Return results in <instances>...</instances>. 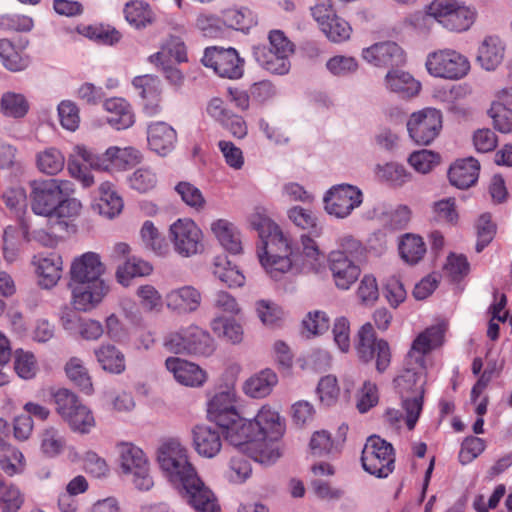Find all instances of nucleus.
Returning a JSON list of instances; mask_svg holds the SVG:
<instances>
[{
  "mask_svg": "<svg viewBox=\"0 0 512 512\" xmlns=\"http://www.w3.org/2000/svg\"><path fill=\"white\" fill-rule=\"evenodd\" d=\"M23 502L20 490L12 483L0 478V509L3 512H17Z\"/></svg>",
  "mask_w": 512,
  "mask_h": 512,
  "instance_id": "nucleus-48",
  "label": "nucleus"
},
{
  "mask_svg": "<svg viewBox=\"0 0 512 512\" xmlns=\"http://www.w3.org/2000/svg\"><path fill=\"white\" fill-rule=\"evenodd\" d=\"M398 249L403 261L409 265L419 263L427 251L422 237L410 233L402 236Z\"/></svg>",
  "mask_w": 512,
  "mask_h": 512,
  "instance_id": "nucleus-38",
  "label": "nucleus"
},
{
  "mask_svg": "<svg viewBox=\"0 0 512 512\" xmlns=\"http://www.w3.org/2000/svg\"><path fill=\"white\" fill-rule=\"evenodd\" d=\"M175 191L187 206L196 211H201L205 208L206 200L201 190L195 185L182 181L175 186Z\"/></svg>",
  "mask_w": 512,
  "mask_h": 512,
  "instance_id": "nucleus-53",
  "label": "nucleus"
},
{
  "mask_svg": "<svg viewBox=\"0 0 512 512\" xmlns=\"http://www.w3.org/2000/svg\"><path fill=\"white\" fill-rule=\"evenodd\" d=\"M288 218L297 227L308 230L314 237H319L322 233V227L312 210L301 206H294L288 210Z\"/></svg>",
  "mask_w": 512,
  "mask_h": 512,
  "instance_id": "nucleus-41",
  "label": "nucleus"
},
{
  "mask_svg": "<svg viewBox=\"0 0 512 512\" xmlns=\"http://www.w3.org/2000/svg\"><path fill=\"white\" fill-rule=\"evenodd\" d=\"M85 35L89 39L104 45H114L121 39L120 32L109 25L88 26Z\"/></svg>",
  "mask_w": 512,
  "mask_h": 512,
  "instance_id": "nucleus-61",
  "label": "nucleus"
},
{
  "mask_svg": "<svg viewBox=\"0 0 512 512\" xmlns=\"http://www.w3.org/2000/svg\"><path fill=\"white\" fill-rule=\"evenodd\" d=\"M158 183L156 173L148 167L135 170L129 177V185L132 189L146 193L154 189Z\"/></svg>",
  "mask_w": 512,
  "mask_h": 512,
  "instance_id": "nucleus-56",
  "label": "nucleus"
},
{
  "mask_svg": "<svg viewBox=\"0 0 512 512\" xmlns=\"http://www.w3.org/2000/svg\"><path fill=\"white\" fill-rule=\"evenodd\" d=\"M38 169L47 175H56L65 165V157L56 148H47L37 154Z\"/></svg>",
  "mask_w": 512,
  "mask_h": 512,
  "instance_id": "nucleus-45",
  "label": "nucleus"
},
{
  "mask_svg": "<svg viewBox=\"0 0 512 512\" xmlns=\"http://www.w3.org/2000/svg\"><path fill=\"white\" fill-rule=\"evenodd\" d=\"M135 295L140 307L145 312H160L163 307V297L160 292L150 284L141 285L136 289Z\"/></svg>",
  "mask_w": 512,
  "mask_h": 512,
  "instance_id": "nucleus-51",
  "label": "nucleus"
},
{
  "mask_svg": "<svg viewBox=\"0 0 512 512\" xmlns=\"http://www.w3.org/2000/svg\"><path fill=\"white\" fill-rule=\"evenodd\" d=\"M269 46H255L253 57L266 71L285 75L290 71V57L294 53V44L281 30H272L268 35Z\"/></svg>",
  "mask_w": 512,
  "mask_h": 512,
  "instance_id": "nucleus-6",
  "label": "nucleus"
},
{
  "mask_svg": "<svg viewBox=\"0 0 512 512\" xmlns=\"http://www.w3.org/2000/svg\"><path fill=\"white\" fill-rule=\"evenodd\" d=\"M213 274L229 287H241L245 277L236 266H232L226 256H217L213 262Z\"/></svg>",
  "mask_w": 512,
  "mask_h": 512,
  "instance_id": "nucleus-39",
  "label": "nucleus"
},
{
  "mask_svg": "<svg viewBox=\"0 0 512 512\" xmlns=\"http://www.w3.org/2000/svg\"><path fill=\"white\" fill-rule=\"evenodd\" d=\"M321 31L330 41L340 43L350 38L352 28L346 20L336 14Z\"/></svg>",
  "mask_w": 512,
  "mask_h": 512,
  "instance_id": "nucleus-59",
  "label": "nucleus"
},
{
  "mask_svg": "<svg viewBox=\"0 0 512 512\" xmlns=\"http://www.w3.org/2000/svg\"><path fill=\"white\" fill-rule=\"evenodd\" d=\"M101 368L111 374H121L126 369L125 355L112 344H102L94 350Z\"/></svg>",
  "mask_w": 512,
  "mask_h": 512,
  "instance_id": "nucleus-34",
  "label": "nucleus"
},
{
  "mask_svg": "<svg viewBox=\"0 0 512 512\" xmlns=\"http://www.w3.org/2000/svg\"><path fill=\"white\" fill-rule=\"evenodd\" d=\"M359 358L364 362L371 361L376 356V368L383 372L390 364V348L383 339H376L371 323H365L358 332L356 345Z\"/></svg>",
  "mask_w": 512,
  "mask_h": 512,
  "instance_id": "nucleus-17",
  "label": "nucleus"
},
{
  "mask_svg": "<svg viewBox=\"0 0 512 512\" xmlns=\"http://www.w3.org/2000/svg\"><path fill=\"white\" fill-rule=\"evenodd\" d=\"M193 445L200 456L213 458L222 448L221 432L218 428L198 425L193 429Z\"/></svg>",
  "mask_w": 512,
  "mask_h": 512,
  "instance_id": "nucleus-25",
  "label": "nucleus"
},
{
  "mask_svg": "<svg viewBox=\"0 0 512 512\" xmlns=\"http://www.w3.org/2000/svg\"><path fill=\"white\" fill-rule=\"evenodd\" d=\"M100 197L95 205L100 215L114 218L123 209V200L110 182H103L99 187Z\"/></svg>",
  "mask_w": 512,
  "mask_h": 512,
  "instance_id": "nucleus-35",
  "label": "nucleus"
},
{
  "mask_svg": "<svg viewBox=\"0 0 512 512\" xmlns=\"http://www.w3.org/2000/svg\"><path fill=\"white\" fill-rule=\"evenodd\" d=\"M317 393L320 401L324 405H333L337 401L340 393L336 377L333 375L322 377L318 383Z\"/></svg>",
  "mask_w": 512,
  "mask_h": 512,
  "instance_id": "nucleus-64",
  "label": "nucleus"
},
{
  "mask_svg": "<svg viewBox=\"0 0 512 512\" xmlns=\"http://www.w3.org/2000/svg\"><path fill=\"white\" fill-rule=\"evenodd\" d=\"M23 454L0 438V467L9 476L18 474L23 469Z\"/></svg>",
  "mask_w": 512,
  "mask_h": 512,
  "instance_id": "nucleus-43",
  "label": "nucleus"
},
{
  "mask_svg": "<svg viewBox=\"0 0 512 512\" xmlns=\"http://www.w3.org/2000/svg\"><path fill=\"white\" fill-rule=\"evenodd\" d=\"M57 413L66 422L71 414L82 404L78 397L68 389L62 388L53 393Z\"/></svg>",
  "mask_w": 512,
  "mask_h": 512,
  "instance_id": "nucleus-52",
  "label": "nucleus"
},
{
  "mask_svg": "<svg viewBox=\"0 0 512 512\" xmlns=\"http://www.w3.org/2000/svg\"><path fill=\"white\" fill-rule=\"evenodd\" d=\"M496 130L501 133L512 131V109L507 107L501 100L494 101L489 110Z\"/></svg>",
  "mask_w": 512,
  "mask_h": 512,
  "instance_id": "nucleus-55",
  "label": "nucleus"
},
{
  "mask_svg": "<svg viewBox=\"0 0 512 512\" xmlns=\"http://www.w3.org/2000/svg\"><path fill=\"white\" fill-rule=\"evenodd\" d=\"M66 447L64 435L56 428L45 429L40 436V448L42 453L50 458L60 455Z\"/></svg>",
  "mask_w": 512,
  "mask_h": 512,
  "instance_id": "nucleus-44",
  "label": "nucleus"
},
{
  "mask_svg": "<svg viewBox=\"0 0 512 512\" xmlns=\"http://www.w3.org/2000/svg\"><path fill=\"white\" fill-rule=\"evenodd\" d=\"M329 261L336 286L343 290L349 289L360 275L359 266L341 252H331Z\"/></svg>",
  "mask_w": 512,
  "mask_h": 512,
  "instance_id": "nucleus-23",
  "label": "nucleus"
},
{
  "mask_svg": "<svg viewBox=\"0 0 512 512\" xmlns=\"http://www.w3.org/2000/svg\"><path fill=\"white\" fill-rule=\"evenodd\" d=\"M39 285L45 289L54 287L61 278L63 261L56 253L34 257Z\"/></svg>",
  "mask_w": 512,
  "mask_h": 512,
  "instance_id": "nucleus-27",
  "label": "nucleus"
},
{
  "mask_svg": "<svg viewBox=\"0 0 512 512\" xmlns=\"http://www.w3.org/2000/svg\"><path fill=\"white\" fill-rule=\"evenodd\" d=\"M211 329L217 336L233 344L240 343L243 339V329L234 320L218 316L211 321Z\"/></svg>",
  "mask_w": 512,
  "mask_h": 512,
  "instance_id": "nucleus-47",
  "label": "nucleus"
},
{
  "mask_svg": "<svg viewBox=\"0 0 512 512\" xmlns=\"http://www.w3.org/2000/svg\"><path fill=\"white\" fill-rule=\"evenodd\" d=\"M223 433L231 445L243 451L247 450L250 442L265 434L270 437H281L283 426L280 423L279 414L264 406L253 419H245L237 415V419L229 421L223 426Z\"/></svg>",
  "mask_w": 512,
  "mask_h": 512,
  "instance_id": "nucleus-4",
  "label": "nucleus"
},
{
  "mask_svg": "<svg viewBox=\"0 0 512 512\" xmlns=\"http://www.w3.org/2000/svg\"><path fill=\"white\" fill-rule=\"evenodd\" d=\"M72 430L80 433H88L95 425L92 412L83 404L71 414V419L66 421Z\"/></svg>",
  "mask_w": 512,
  "mask_h": 512,
  "instance_id": "nucleus-63",
  "label": "nucleus"
},
{
  "mask_svg": "<svg viewBox=\"0 0 512 512\" xmlns=\"http://www.w3.org/2000/svg\"><path fill=\"white\" fill-rule=\"evenodd\" d=\"M168 310L178 315L194 313L202 302L201 292L191 285L171 289L165 295Z\"/></svg>",
  "mask_w": 512,
  "mask_h": 512,
  "instance_id": "nucleus-20",
  "label": "nucleus"
},
{
  "mask_svg": "<svg viewBox=\"0 0 512 512\" xmlns=\"http://www.w3.org/2000/svg\"><path fill=\"white\" fill-rule=\"evenodd\" d=\"M475 20V12L466 6L457 3L455 9L442 25L446 29L455 32L468 30Z\"/></svg>",
  "mask_w": 512,
  "mask_h": 512,
  "instance_id": "nucleus-49",
  "label": "nucleus"
},
{
  "mask_svg": "<svg viewBox=\"0 0 512 512\" xmlns=\"http://www.w3.org/2000/svg\"><path fill=\"white\" fill-rule=\"evenodd\" d=\"M140 234L147 248L159 255L166 252L167 244L151 221L147 220L143 223Z\"/></svg>",
  "mask_w": 512,
  "mask_h": 512,
  "instance_id": "nucleus-58",
  "label": "nucleus"
},
{
  "mask_svg": "<svg viewBox=\"0 0 512 512\" xmlns=\"http://www.w3.org/2000/svg\"><path fill=\"white\" fill-rule=\"evenodd\" d=\"M126 20L136 28L145 27L152 22V12L147 3L131 1L124 8Z\"/></svg>",
  "mask_w": 512,
  "mask_h": 512,
  "instance_id": "nucleus-50",
  "label": "nucleus"
},
{
  "mask_svg": "<svg viewBox=\"0 0 512 512\" xmlns=\"http://www.w3.org/2000/svg\"><path fill=\"white\" fill-rule=\"evenodd\" d=\"M277 383V374L267 368L253 375L245 382L244 392L252 398H264L272 392L273 387Z\"/></svg>",
  "mask_w": 512,
  "mask_h": 512,
  "instance_id": "nucleus-33",
  "label": "nucleus"
},
{
  "mask_svg": "<svg viewBox=\"0 0 512 512\" xmlns=\"http://www.w3.org/2000/svg\"><path fill=\"white\" fill-rule=\"evenodd\" d=\"M361 57L368 64L378 68L402 66L405 61L403 49L393 41H381L363 48Z\"/></svg>",
  "mask_w": 512,
  "mask_h": 512,
  "instance_id": "nucleus-18",
  "label": "nucleus"
},
{
  "mask_svg": "<svg viewBox=\"0 0 512 512\" xmlns=\"http://www.w3.org/2000/svg\"><path fill=\"white\" fill-rule=\"evenodd\" d=\"M149 61L156 65H164L166 62L181 63L187 61L184 42L179 37H170L159 52L149 56Z\"/></svg>",
  "mask_w": 512,
  "mask_h": 512,
  "instance_id": "nucleus-36",
  "label": "nucleus"
},
{
  "mask_svg": "<svg viewBox=\"0 0 512 512\" xmlns=\"http://www.w3.org/2000/svg\"><path fill=\"white\" fill-rule=\"evenodd\" d=\"M184 497L195 512H221V506L214 492L199 478H192L184 484Z\"/></svg>",
  "mask_w": 512,
  "mask_h": 512,
  "instance_id": "nucleus-19",
  "label": "nucleus"
},
{
  "mask_svg": "<svg viewBox=\"0 0 512 512\" xmlns=\"http://www.w3.org/2000/svg\"><path fill=\"white\" fill-rule=\"evenodd\" d=\"M201 61L204 66L212 68L223 78L238 79L244 72V59L232 47H207Z\"/></svg>",
  "mask_w": 512,
  "mask_h": 512,
  "instance_id": "nucleus-13",
  "label": "nucleus"
},
{
  "mask_svg": "<svg viewBox=\"0 0 512 512\" xmlns=\"http://www.w3.org/2000/svg\"><path fill=\"white\" fill-rule=\"evenodd\" d=\"M75 153L87 165L96 170H108L111 165L125 169L142 161V153L134 147H109L103 155H97L84 145H76Z\"/></svg>",
  "mask_w": 512,
  "mask_h": 512,
  "instance_id": "nucleus-8",
  "label": "nucleus"
},
{
  "mask_svg": "<svg viewBox=\"0 0 512 512\" xmlns=\"http://www.w3.org/2000/svg\"><path fill=\"white\" fill-rule=\"evenodd\" d=\"M280 437H270L266 435L263 437H257L254 441L250 442L247 446V452L249 457L255 462L262 465H271L275 463L281 456L278 439Z\"/></svg>",
  "mask_w": 512,
  "mask_h": 512,
  "instance_id": "nucleus-30",
  "label": "nucleus"
},
{
  "mask_svg": "<svg viewBox=\"0 0 512 512\" xmlns=\"http://www.w3.org/2000/svg\"><path fill=\"white\" fill-rule=\"evenodd\" d=\"M207 412L210 420L215 422L218 427L227 426L229 421L237 419L235 394L231 391L217 393L209 401Z\"/></svg>",
  "mask_w": 512,
  "mask_h": 512,
  "instance_id": "nucleus-24",
  "label": "nucleus"
},
{
  "mask_svg": "<svg viewBox=\"0 0 512 512\" xmlns=\"http://www.w3.org/2000/svg\"><path fill=\"white\" fill-rule=\"evenodd\" d=\"M105 265L100 255L86 252L75 258L70 267L72 299L76 310L91 311L97 307L108 294L110 287L102 278Z\"/></svg>",
  "mask_w": 512,
  "mask_h": 512,
  "instance_id": "nucleus-3",
  "label": "nucleus"
},
{
  "mask_svg": "<svg viewBox=\"0 0 512 512\" xmlns=\"http://www.w3.org/2000/svg\"><path fill=\"white\" fill-rule=\"evenodd\" d=\"M0 60L3 66L12 72H19L29 66V58L16 48L9 39H0Z\"/></svg>",
  "mask_w": 512,
  "mask_h": 512,
  "instance_id": "nucleus-37",
  "label": "nucleus"
},
{
  "mask_svg": "<svg viewBox=\"0 0 512 512\" xmlns=\"http://www.w3.org/2000/svg\"><path fill=\"white\" fill-rule=\"evenodd\" d=\"M361 462L363 469L369 474L386 478L395 468L394 448L379 436H370L362 450Z\"/></svg>",
  "mask_w": 512,
  "mask_h": 512,
  "instance_id": "nucleus-9",
  "label": "nucleus"
},
{
  "mask_svg": "<svg viewBox=\"0 0 512 512\" xmlns=\"http://www.w3.org/2000/svg\"><path fill=\"white\" fill-rule=\"evenodd\" d=\"M132 85L142 100L161 95L160 80L156 76L149 74L136 76L132 81Z\"/></svg>",
  "mask_w": 512,
  "mask_h": 512,
  "instance_id": "nucleus-60",
  "label": "nucleus"
},
{
  "mask_svg": "<svg viewBox=\"0 0 512 512\" xmlns=\"http://www.w3.org/2000/svg\"><path fill=\"white\" fill-rule=\"evenodd\" d=\"M479 171L480 164L475 158L460 159L450 167L448 171L449 181L459 189H467L476 183Z\"/></svg>",
  "mask_w": 512,
  "mask_h": 512,
  "instance_id": "nucleus-28",
  "label": "nucleus"
},
{
  "mask_svg": "<svg viewBox=\"0 0 512 512\" xmlns=\"http://www.w3.org/2000/svg\"><path fill=\"white\" fill-rule=\"evenodd\" d=\"M147 141L152 151L160 156H166L175 147L177 133L166 122H152L147 127Z\"/></svg>",
  "mask_w": 512,
  "mask_h": 512,
  "instance_id": "nucleus-22",
  "label": "nucleus"
},
{
  "mask_svg": "<svg viewBox=\"0 0 512 512\" xmlns=\"http://www.w3.org/2000/svg\"><path fill=\"white\" fill-rule=\"evenodd\" d=\"M169 238L175 251L184 257L201 253L204 249L203 233L189 218L178 219L169 229Z\"/></svg>",
  "mask_w": 512,
  "mask_h": 512,
  "instance_id": "nucleus-15",
  "label": "nucleus"
},
{
  "mask_svg": "<svg viewBox=\"0 0 512 512\" xmlns=\"http://www.w3.org/2000/svg\"><path fill=\"white\" fill-rule=\"evenodd\" d=\"M359 64L356 58L352 56L336 55L326 62L327 70L337 77H345L355 73Z\"/></svg>",
  "mask_w": 512,
  "mask_h": 512,
  "instance_id": "nucleus-57",
  "label": "nucleus"
},
{
  "mask_svg": "<svg viewBox=\"0 0 512 512\" xmlns=\"http://www.w3.org/2000/svg\"><path fill=\"white\" fill-rule=\"evenodd\" d=\"M442 128V114L435 108H424L414 112L407 122L411 139L418 145H429Z\"/></svg>",
  "mask_w": 512,
  "mask_h": 512,
  "instance_id": "nucleus-16",
  "label": "nucleus"
},
{
  "mask_svg": "<svg viewBox=\"0 0 512 512\" xmlns=\"http://www.w3.org/2000/svg\"><path fill=\"white\" fill-rule=\"evenodd\" d=\"M65 372L67 377L74 382L84 393L91 394L93 385L87 369L82 361L76 357L71 358L66 366Z\"/></svg>",
  "mask_w": 512,
  "mask_h": 512,
  "instance_id": "nucleus-46",
  "label": "nucleus"
},
{
  "mask_svg": "<svg viewBox=\"0 0 512 512\" xmlns=\"http://www.w3.org/2000/svg\"><path fill=\"white\" fill-rule=\"evenodd\" d=\"M385 87L402 98H411L420 91V83L407 72L391 69L384 78Z\"/></svg>",
  "mask_w": 512,
  "mask_h": 512,
  "instance_id": "nucleus-31",
  "label": "nucleus"
},
{
  "mask_svg": "<svg viewBox=\"0 0 512 512\" xmlns=\"http://www.w3.org/2000/svg\"><path fill=\"white\" fill-rule=\"evenodd\" d=\"M157 460L165 476L175 485L183 486L198 475L189 460L187 448L177 439H169L160 445Z\"/></svg>",
  "mask_w": 512,
  "mask_h": 512,
  "instance_id": "nucleus-5",
  "label": "nucleus"
},
{
  "mask_svg": "<svg viewBox=\"0 0 512 512\" xmlns=\"http://www.w3.org/2000/svg\"><path fill=\"white\" fill-rule=\"evenodd\" d=\"M251 223L257 230L260 244L257 255L262 267L271 278L278 279L289 270L314 268L320 255L316 242L307 235L301 236V247H293L291 240L269 217L256 213Z\"/></svg>",
  "mask_w": 512,
  "mask_h": 512,
  "instance_id": "nucleus-1",
  "label": "nucleus"
},
{
  "mask_svg": "<svg viewBox=\"0 0 512 512\" xmlns=\"http://www.w3.org/2000/svg\"><path fill=\"white\" fill-rule=\"evenodd\" d=\"M120 466L125 475L139 490H149L154 482L150 475V465L144 452L131 443H123L119 447Z\"/></svg>",
  "mask_w": 512,
  "mask_h": 512,
  "instance_id": "nucleus-12",
  "label": "nucleus"
},
{
  "mask_svg": "<svg viewBox=\"0 0 512 512\" xmlns=\"http://www.w3.org/2000/svg\"><path fill=\"white\" fill-rule=\"evenodd\" d=\"M152 270L153 268L149 262L132 257L117 268L116 279L121 285L127 287L130 285L132 278L147 276Z\"/></svg>",
  "mask_w": 512,
  "mask_h": 512,
  "instance_id": "nucleus-40",
  "label": "nucleus"
},
{
  "mask_svg": "<svg viewBox=\"0 0 512 512\" xmlns=\"http://www.w3.org/2000/svg\"><path fill=\"white\" fill-rule=\"evenodd\" d=\"M486 449V442L479 437L468 436L462 444L459 452V461L461 464L466 465L471 463Z\"/></svg>",
  "mask_w": 512,
  "mask_h": 512,
  "instance_id": "nucleus-62",
  "label": "nucleus"
},
{
  "mask_svg": "<svg viewBox=\"0 0 512 512\" xmlns=\"http://www.w3.org/2000/svg\"><path fill=\"white\" fill-rule=\"evenodd\" d=\"M446 330L445 323H438L419 333L407 354L408 367L394 380L406 412L405 423L409 430L414 429L422 411L425 356L443 345Z\"/></svg>",
  "mask_w": 512,
  "mask_h": 512,
  "instance_id": "nucleus-2",
  "label": "nucleus"
},
{
  "mask_svg": "<svg viewBox=\"0 0 512 512\" xmlns=\"http://www.w3.org/2000/svg\"><path fill=\"white\" fill-rule=\"evenodd\" d=\"M505 44L494 35L486 36L477 50L476 62L486 71H494L503 61Z\"/></svg>",
  "mask_w": 512,
  "mask_h": 512,
  "instance_id": "nucleus-26",
  "label": "nucleus"
},
{
  "mask_svg": "<svg viewBox=\"0 0 512 512\" xmlns=\"http://www.w3.org/2000/svg\"><path fill=\"white\" fill-rule=\"evenodd\" d=\"M103 107L108 113L107 122L116 130H124L131 127L135 122V115L131 105L123 98L107 99Z\"/></svg>",
  "mask_w": 512,
  "mask_h": 512,
  "instance_id": "nucleus-29",
  "label": "nucleus"
},
{
  "mask_svg": "<svg viewBox=\"0 0 512 512\" xmlns=\"http://www.w3.org/2000/svg\"><path fill=\"white\" fill-rule=\"evenodd\" d=\"M377 177L385 182L394 186H401L409 180V173L404 166L397 163H386L378 165L376 168Z\"/></svg>",
  "mask_w": 512,
  "mask_h": 512,
  "instance_id": "nucleus-54",
  "label": "nucleus"
},
{
  "mask_svg": "<svg viewBox=\"0 0 512 512\" xmlns=\"http://www.w3.org/2000/svg\"><path fill=\"white\" fill-rule=\"evenodd\" d=\"M29 110V103L20 93L6 92L0 100V111L3 115L12 118H23Z\"/></svg>",
  "mask_w": 512,
  "mask_h": 512,
  "instance_id": "nucleus-42",
  "label": "nucleus"
},
{
  "mask_svg": "<svg viewBox=\"0 0 512 512\" xmlns=\"http://www.w3.org/2000/svg\"><path fill=\"white\" fill-rule=\"evenodd\" d=\"M425 66L430 75L447 80L462 79L470 71L468 58L448 48L429 53Z\"/></svg>",
  "mask_w": 512,
  "mask_h": 512,
  "instance_id": "nucleus-11",
  "label": "nucleus"
},
{
  "mask_svg": "<svg viewBox=\"0 0 512 512\" xmlns=\"http://www.w3.org/2000/svg\"><path fill=\"white\" fill-rule=\"evenodd\" d=\"M164 345L174 353L186 352L206 357L215 351V343L211 335L196 325L169 333L165 337Z\"/></svg>",
  "mask_w": 512,
  "mask_h": 512,
  "instance_id": "nucleus-7",
  "label": "nucleus"
},
{
  "mask_svg": "<svg viewBox=\"0 0 512 512\" xmlns=\"http://www.w3.org/2000/svg\"><path fill=\"white\" fill-rule=\"evenodd\" d=\"M71 183L67 180L46 179L30 183L31 209L36 215L53 217V211L59 204L60 196L67 194Z\"/></svg>",
  "mask_w": 512,
  "mask_h": 512,
  "instance_id": "nucleus-10",
  "label": "nucleus"
},
{
  "mask_svg": "<svg viewBox=\"0 0 512 512\" xmlns=\"http://www.w3.org/2000/svg\"><path fill=\"white\" fill-rule=\"evenodd\" d=\"M211 231L221 246L231 254L242 251V242L237 228L225 219H218L211 224Z\"/></svg>",
  "mask_w": 512,
  "mask_h": 512,
  "instance_id": "nucleus-32",
  "label": "nucleus"
},
{
  "mask_svg": "<svg viewBox=\"0 0 512 512\" xmlns=\"http://www.w3.org/2000/svg\"><path fill=\"white\" fill-rule=\"evenodd\" d=\"M325 211L339 219L348 217L363 202L362 191L350 184L331 187L323 198Z\"/></svg>",
  "mask_w": 512,
  "mask_h": 512,
  "instance_id": "nucleus-14",
  "label": "nucleus"
},
{
  "mask_svg": "<svg viewBox=\"0 0 512 512\" xmlns=\"http://www.w3.org/2000/svg\"><path fill=\"white\" fill-rule=\"evenodd\" d=\"M165 366L175 380L184 386L201 387L207 380V373L199 365L178 357H169Z\"/></svg>",
  "mask_w": 512,
  "mask_h": 512,
  "instance_id": "nucleus-21",
  "label": "nucleus"
}]
</instances>
